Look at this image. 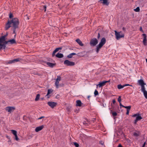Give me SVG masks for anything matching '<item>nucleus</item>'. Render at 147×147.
<instances>
[{
	"mask_svg": "<svg viewBox=\"0 0 147 147\" xmlns=\"http://www.w3.org/2000/svg\"><path fill=\"white\" fill-rule=\"evenodd\" d=\"M19 23L18 19L16 18L12 19L11 21L8 20L7 23L6 24L5 29L7 30L9 29L11 27V24L12 23L13 24V28L15 29H16L18 28Z\"/></svg>",
	"mask_w": 147,
	"mask_h": 147,
	"instance_id": "obj_1",
	"label": "nucleus"
},
{
	"mask_svg": "<svg viewBox=\"0 0 147 147\" xmlns=\"http://www.w3.org/2000/svg\"><path fill=\"white\" fill-rule=\"evenodd\" d=\"M6 35H4L1 36L0 38V51L2 49H5L6 47V45L5 44V42H7L5 40V37Z\"/></svg>",
	"mask_w": 147,
	"mask_h": 147,
	"instance_id": "obj_2",
	"label": "nucleus"
},
{
	"mask_svg": "<svg viewBox=\"0 0 147 147\" xmlns=\"http://www.w3.org/2000/svg\"><path fill=\"white\" fill-rule=\"evenodd\" d=\"M106 42V40L105 38L104 37L102 38L99 44L96 46V52L97 53L99 52L100 49L105 44Z\"/></svg>",
	"mask_w": 147,
	"mask_h": 147,
	"instance_id": "obj_3",
	"label": "nucleus"
},
{
	"mask_svg": "<svg viewBox=\"0 0 147 147\" xmlns=\"http://www.w3.org/2000/svg\"><path fill=\"white\" fill-rule=\"evenodd\" d=\"M138 83L139 85L141 86V90L142 92L146 90L144 86L146 85L144 80L142 79L138 80Z\"/></svg>",
	"mask_w": 147,
	"mask_h": 147,
	"instance_id": "obj_4",
	"label": "nucleus"
},
{
	"mask_svg": "<svg viewBox=\"0 0 147 147\" xmlns=\"http://www.w3.org/2000/svg\"><path fill=\"white\" fill-rule=\"evenodd\" d=\"M98 40L96 38H93L91 40L90 44L92 46H94L98 44Z\"/></svg>",
	"mask_w": 147,
	"mask_h": 147,
	"instance_id": "obj_5",
	"label": "nucleus"
},
{
	"mask_svg": "<svg viewBox=\"0 0 147 147\" xmlns=\"http://www.w3.org/2000/svg\"><path fill=\"white\" fill-rule=\"evenodd\" d=\"M64 64L67 66H73L75 65L74 62L70 61L68 60H65L64 62Z\"/></svg>",
	"mask_w": 147,
	"mask_h": 147,
	"instance_id": "obj_6",
	"label": "nucleus"
},
{
	"mask_svg": "<svg viewBox=\"0 0 147 147\" xmlns=\"http://www.w3.org/2000/svg\"><path fill=\"white\" fill-rule=\"evenodd\" d=\"M15 109V108L14 107H7L5 108V111L10 113L13 111Z\"/></svg>",
	"mask_w": 147,
	"mask_h": 147,
	"instance_id": "obj_7",
	"label": "nucleus"
},
{
	"mask_svg": "<svg viewBox=\"0 0 147 147\" xmlns=\"http://www.w3.org/2000/svg\"><path fill=\"white\" fill-rule=\"evenodd\" d=\"M22 60V59L20 58H17L8 61L7 64H11L16 62L20 61Z\"/></svg>",
	"mask_w": 147,
	"mask_h": 147,
	"instance_id": "obj_8",
	"label": "nucleus"
},
{
	"mask_svg": "<svg viewBox=\"0 0 147 147\" xmlns=\"http://www.w3.org/2000/svg\"><path fill=\"white\" fill-rule=\"evenodd\" d=\"M109 81H105L99 82V84L96 85V88H97L98 86L99 88H100L103 86H104L105 85L106 83L109 82Z\"/></svg>",
	"mask_w": 147,
	"mask_h": 147,
	"instance_id": "obj_9",
	"label": "nucleus"
},
{
	"mask_svg": "<svg viewBox=\"0 0 147 147\" xmlns=\"http://www.w3.org/2000/svg\"><path fill=\"white\" fill-rule=\"evenodd\" d=\"M57 104L56 102H55L49 101L47 102V104L52 108L56 106Z\"/></svg>",
	"mask_w": 147,
	"mask_h": 147,
	"instance_id": "obj_10",
	"label": "nucleus"
},
{
	"mask_svg": "<svg viewBox=\"0 0 147 147\" xmlns=\"http://www.w3.org/2000/svg\"><path fill=\"white\" fill-rule=\"evenodd\" d=\"M61 80V77L60 76H57V78L56 79L55 82V85L57 88H58L59 82Z\"/></svg>",
	"mask_w": 147,
	"mask_h": 147,
	"instance_id": "obj_11",
	"label": "nucleus"
},
{
	"mask_svg": "<svg viewBox=\"0 0 147 147\" xmlns=\"http://www.w3.org/2000/svg\"><path fill=\"white\" fill-rule=\"evenodd\" d=\"M142 35L143 37V43L144 45H147V42L146 34H143Z\"/></svg>",
	"mask_w": 147,
	"mask_h": 147,
	"instance_id": "obj_12",
	"label": "nucleus"
},
{
	"mask_svg": "<svg viewBox=\"0 0 147 147\" xmlns=\"http://www.w3.org/2000/svg\"><path fill=\"white\" fill-rule=\"evenodd\" d=\"M142 119V117H141L140 115L138 114V115L136 117V119L134 121V123L136 124L137 122Z\"/></svg>",
	"mask_w": 147,
	"mask_h": 147,
	"instance_id": "obj_13",
	"label": "nucleus"
},
{
	"mask_svg": "<svg viewBox=\"0 0 147 147\" xmlns=\"http://www.w3.org/2000/svg\"><path fill=\"white\" fill-rule=\"evenodd\" d=\"M44 125H42L40 126L36 127L35 129V131L36 132H38L39 131L41 130L44 127Z\"/></svg>",
	"mask_w": 147,
	"mask_h": 147,
	"instance_id": "obj_14",
	"label": "nucleus"
},
{
	"mask_svg": "<svg viewBox=\"0 0 147 147\" xmlns=\"http://www.w3.org/2000/svg\"><path fill=\"white\" fill-rule=\"evenodd\" d=\"M62 47H59L56 48L54 51H53L52 53V56L53 57L55 55V53L58 51L60 50H61L62 49Z\"/></svg>",
	"mask_w": 147,
	"mask_h": 147,
	"instance_id": "obj_15",
	"label": "nucleus"
},
{
	"mask_svg": "<svg viewBox=\"0 0 147 147\" xmlns=\"http://www.w3.org/2000/svg\"><path fill=\"white\" fill-rule=\"evenodd\" d=\"M10 42V44H13L14 43H16V41L14 39H12L11 40H10L8 41H7V42H5V44H7L8 42Z\"/></svg>",
	"mask_w": 147,
	"mask_h": 147,
	"instance_id": "obj_16",
	"label": "nucleus"
},
{
	"mask_svg": "<svg viewBox=\"0 0 147 147\" xmlns=\"http://www.w3.org/2000/svg\"><path fill=\"white\" fill-rule=\"evenodd\" d=\"M100 1H102V3L105 5H108L109 4V2H108L109 0H100Z\"/></svg>",
	"mask_w": 147,
	"mask_h": 147,
	"instance_id": "obj_17",
	"label": "nucleus"
},
{
	"mask_svg": "<svg viewBox=\"0 0 147 147\" xmlns=\"http://www.w3.org/2000/svg\"><path fill=\"white\" fill-rule=\"evenodd\" d=\"M114 32L116 39L119 40V32H117L116 30H115Z\"/></svg>",
	"mask_w": 147,
	"mask_h": 147,
	"instance_id": "obj_18",
	"label": "nucleus"
},
{
	"mask_svg": "<svg viewBox=\"0 0 147 147\" xmlns=\"http://www.w3.org/2000/svg\"><path fill=\"white\" fill-rule=\"evenodd\" d=\"M76 41L80 46H82L84 45L82 42V41L79 39H77L76 40Z\"/></svg>",
	"mask_w": 147,
	"mask_h": 147,
	"instance_id": "obj_19",
	"label": "nucleus"
},
{
	"mask_svg": "<svg viewBox=\"0 0 147 147\" xmlns=\"http://www.w3.org/2000/svg\"><path fill=\"white\" fill-rule=\"evenodd\" d=\"M56 57L59 58H61L63 57V55L61 53H58L56 55Z\"/></svg>",
	"mask_w": 147,
	"mask_h": 147,
	"instance_id": "obj_20",
	"label": "nucleus"
},
{
	"mask_svg": "<svg viewBox=\"0 0 147 147\" xmlns=\"http://www.w3.org/2000/svg\"><path fill=\"white\" fill-rule=\"evenodd\" d=\"M76 106L79 107H80L81 106L82 102L80 100H78L76 101Z\"/></svg>",
	"mask_w": 147,
	"mask_h": 147,
	"instance_id": "obj_21",
	"label": "nucleus"
},
{
	"mask_svg": "<svg viewBox=\"0 0 147 147\" xmlns=\"http://www.w3.org/2000/svg\"><path fill=\"white\" fill-rule=\"evenodd\" d=\"M53 92V91L51 89H49L48 90L47 93V94L46 95V96H47L48 98H49L50 97V96L49 95L51 93Z\"/></svg>",
	"mask_w": 147,
	"mask_h": 147,
	"instance_id": "obj_22",
	"label": "nucleus"
},
{
	"mask_svg": "<svg viewBox=\"0 0 147 147\" xmlns=\"http://www.w3.org/2000/svg\"><path fill=\"white\" fill-rule=\"evenodd\" d=\"M120 108H121V107H125V108L127 109V110H130L131 109V106H124L120 102Z\"/></svg>",
	"mask_w": 147,
	"mask_h": 147,
	"instance_id": "obj_23",
	"label": "nucleus"
},
{
	"mask_svg": "<svg viewBox=\"0 0 147 147\" xmlns=\"http://www.w3.org/2000/svg\"><path fill=\"white\" fill-rule=\"evenodd\" d=\"M47 64L49 66L51 67H53L55 65V64L53 63L50 62H47Z\"/></svg>",
	"mask_w": 147,
	"mask_h": 147,
	"instance_id": "obj_24",
	"label": "nucleus"
},
{
	"mask_svg": "<svg viewBox=\"0 0 147 147\" xmlns=\"http://www.w3.org/2000/svg\"><path fill=\"white\" fill-rule=\"evenodd\" d=\"M132 86V85H130L129 84H126L123 85L120 84V89L123 88V87H125V86Z\"/></svg>",
	"mask_w": 147,
	"mask_h": 147,
	"instance_id": "obj_25",
	"label": "nucleus"
},
{
	"mask_svg": "<svg viewBox=\"0 0 147 147\" xmlns=\"http://www.w3.org/2000/svg\"><path fill=\"white\" fill-rule=\"evenodd\" d=\"M119 132L118 131H116L114 134L115 137H117L118 138H119Z\"/></svg>",
	"mask_w": 147,
	"mask_h": 147,
	"instance_id": "obj_26",
	"label": "nucleus"
},
{
	"mask_svg": "<svg viewBox=\"0 0 147 147\" xmlns=\"http://www.w3.org/2000/svg\"><path fill=\"white\" fill-rule=\"evenodd\" d=\"M142 92L143 93L146 99H147V91L146 90H145Z\"/></svg>",
	"mask_w": 147,
	"mask_h": 147,
	"instance_id": "obj_27",
	"label": "nucleus"
},
{
	"mask_svg": "<svg viewBox=\"0 0 147 147\" xmlns=\"http://www.w3.org/2000/svg\"><path fill=\"white\" fill-rule=\"evenodd\" d=\"M11 133L14 135H17V132L16 131L12 130H11Z\"/></svg>",
	"mask_w": 147,
	"mask_h": 147,
	"instance_id": "obj_28",
	"label": "nucleus"
},
{
	"mask_svg": "<svg viewBox=\"0 0 147 147\" xmlns=\"http://www.w3.org/2000/svg\"><path fill=\"white\" fill-rule=\"evenodd\" d=\"M39 97H40V95H39V94H37L36 95V98L35 99V100L36 101H37L39 99Z\"/></svg>",
	"mask_w": 147,
	"mask_h": 147,
	"instance_id": "obj_29",
	"label": "nucleus"
},
{
	"mask_svg": "<svg viewBox=\"0 0 147 147\" xmlns=\"http://www.w3.org/2000/svg\"><path fill=\"white\" fill-rule=\"evenodd\" d=\"M94 95L95 96H96L98 95V91L96 90H95L94 92Z\"/></svg>",
	"mask_w": 147,
	"mask_h": 147,
	"instance_id": "obj_30",
	"label": "nucleus"
},
{
	"mask_svg": "<svg viewBox=\"0 0 147 147\" xmlns=\"http://www.w3.org/2000/svg\"><path fill=\"white\" fill-rule=\"evenodd\" d=\"M116 102L115 100V99H113L112 101V103H111V105L112 107H113L114 105H115Z\"/></svg>",
	"mask_w": 147,
	"mask_h": 147,
	"instance_id": "obj_31",
	"label": "nucleus"
},
{
	"mask_svg": "<svg viewBox=\"0 0 147 147\" xmlns=\"http://www.w3.org/2000/svg\"><path fill=\"white\" fill-rule=\"evenodd\" d=\"M124 36V33H122V32L120 31V38H121L123 37Z\"/></svg>",
	"mask_w": 147,
	"mask_h": 147,
	"instance_id": "obj_32",
	"label": "nucleus"
},
{
	"mask_svg": "<svg viewBox=\"0 0 147 147\" xmlns=\"http://www.w3.org/2000/svg\"><path fill=\"white\" fill-rule=\"evenodd\" d=\"M87 121H88L87 120L86 121H84L82 123L84 125H85L86 126H87L88 125V123H87Z\"/></svg>",
	"mask_w": 147,
	"mask_h": 147,
	"instance_id": "obj_33",
	"label": "nucleus"
},
{
	"mask_svg": "<svg viewBox=\"0 0 147 147\" xmlns=\"http://www.w3.org/2000/svg\"><path fill=\"white\" fill-rule=\"evenodd\" d=\"M140 8L138 7H137L136 9H134V10L136 12H139L140 11Z\"/></svg>",
	"mask_w": 147,
	"mask_h": 147,
	"instance_id": "obj_34",
	"label": "nucleus"
},
{
	"mask_svg": "<svg viewBox=\"0 0 147 147\" xmlns=\"http://www.w3.org/2000/svg\"><path fill=\"white\" fill-rule=\"evenodd\" d=\"M133 135L134 136L137 137L139 135V134L136 132H134L133 133Z\"/></svg>",
	"mask_w": 147,
	"mask_h": 147,
	"instance_id": "obj_35",
	"label": "nucleus"
},
{
	"mask_svg": "<svg viewBox=\"0 0 147 147\" xmlns=\"http://www.w3.org/2000/svg\"><path fill=\"white\" fill-rule=\"evenodd\" d=\"M74 144L76 147H79V144L76 142H74Z\"/></svg>",
	"mask_w": 147,
	"mask_h": 147,
	"instance_id": "obj_36",
	"label": "nucleus"
},
{
	"mask_svg": "<svg viewBox=\"0 0 147 147\" xmlns=\"http://www.w3.org/2000/svg\"><path fill=\"white\" fill-rule=\"evenodd\" d=\"M112 114L113 116H115L117 115V113L116 112H112Z\"/></svg>",
	"mask_w": 147,
	"mask_h": 147,
	"instance_id": "obj_37",
	"label": "nucleus"
},
{
	"mask_svg": "<svg viewBox=\"0 0 147 147\" xmlns=\"http://www.w3.org/2000/svg\"><path fill=\"white\" fill-rule=\"evenodd\" d=\"M9 18H11L13 17V15L11 13H10L9 14Z\"/></svg>",
	"mask_w": 147,
	"mask_h": 147,
	"instance_id": "obj_38",
	"label": "nucleus"
},
{
	"mask_svg": "<svg viewBox=\"0 0 147 147\" xmlns=\"http://www.w3.org/2000/svg\"><path fill=\"white\" fill-rule=\"evenodd\" d=\"M72 56L71 54H70L67 55V57L69 58H71L72 57Z\"/></svg>",
	"mask_w": 147,
	"mask_h": 147,
	"instance_id": "obj_39",
	"label": "nucleus"
},
{
	"mask_svg": "<svg viewBox=\"0 0 147 147\" xmlns=\"http://www.w3.org/2000/svg\"><path fill=\"white\" fill-rule=\"evenodd\" d=\"M15 140H19V138L18 137L17 134L16 135H15Z\"/></svg>",
	"mask_w": 147,
	"mask_h": 147,
	"instance_id": "obj_40",
	"label": "nucleus"
},
{
	"mask_svg": "<svg viewBox=\"0 0 147 147\" xmlns=\"http://www.w3.org/2000/svg\"><path fill=\"white\" fill-rule=\"evenodd\" d=\"M43 9H45V11H46V9L47 8V6L46 5H44L43 7Z\"/></svg>",
	"mask_w": 147,
	"mask_h": 147,
	"instance_id": "obj_41",
	"label": "nucleus"
},
{
	"mask_svg": "<svg viewBox=\"0 0 147 147\" xmlns=\"http://www.w3.org/2000/svg\"><path fill=\"white\" fill-rule=\"evenodd\" d=\"M138 115V114H136L132 115V117H136Z\"/></svg>",
	"mask_w": 147,
	"mask_h": 147,
	"instance_id": "obj_42",
	"label": "nucleus"
},
{
	"mask_svg": "<svg viewBox=\"0 0 147 147\" xmlns=\"http://www.w3.org/2000/svg\"><path fill=\"white\" fill-rule=\"evenodd\" d=\"M45 117L44 116H42L41 117H40L38 119V120L41 119H42L44 118Z\"/></svg>",
	"mask_w": 147,
	"mask_h": 147,
	"instance_id": "obj_43",
	"label": "nucleus"
},
{
	"mask_svg": "<svg viewBox=\"0 0 147 147\" xmlns=\"http://www.w3.org/2000/svg\"><path fill=\"white\" fill-rule=\"evenodd\" d=\"M100 37V34L99 33H98V35L97 37V38L98 39H99Z\"/></svg>",
	"mask_w": 147,
	"mask_h": 147,
	"instance_id": "obj_44",
	"label": "nucleus"
},
{
	"mask_svg": "<svg viewBox=\"0 0 147 147\" xmlns=\"http://www.w3.org/2000/svg\"><path fill=\"white\" fill-rule=\"evenodd\" d=\"M130 110H127V112L126 113V115H128L129 113V111Z\"/></svg>",
	"mask_w": 147,
	"mask_h": 147,
	"instance_id": "obj_45",
	"label": "nucleus"
},
{
	"mask_svg": "<svg viewBox=\"0 0 147 147\" xmlns=\"http://www.w3.org/2000/svg\"><path fill=\"white\" fill-rule=\"evenodd\" d=\"M71 54V55L72 57L73 56V55H76V54L75 53H70Z\"/></svg>",
	"mask_w": 147,
	"mask_h": 147,
	"instance_id": "obj_46",
	"label": "nucleus"
},
{
	"mask_svg": "<svg viewBox=\"0 0 147 147\" xmlns=\"http://www.w3.org/2000/svg\"><path fill=\"white\" fill-rule=\"evenodd\" d=\"M71 54V55L72 57L73 56V55H76V54L75 53H70Z\"/></svg>",
	"mask_w": 147,
	"mask_h": 147,
	"instance_id": "obj_47",
	"label": "nucleus"
},
{
	"mask_svg": "<svg viewBox=\"0 0 147 147\" xmlns=\"http://www.w3.org/2000/svg\"><path fill=\"white\" fill-rule=\"evenodd\" d=\"M146 142H145L144 144H143L142 146V147H145V145H146Z\"/></svg>",
	"mask_w": 147,
	"mask_h": 147,
	"instance_id": "obj_48",
	"label": "nucleus"
},
{
	"mask_svg": "<svg viewBox=\"0 0 147 147\" xmlns=\"http://www.w3.org/2000/svg\"><path fill=\"white\" fill-rule=\"evenodd\" d=\"M140 31H141L142 32H144L142 30V27H141L140 28Z\"/></svg>",
	"mask_w": 147,
	"mask_h": 147,
	"instance_id": "obj_49",
	"label": "nucleus"
},
{
	"mask_svg": "<svg viewBox=\"0 0 147 147\" xmlns=\"http://www.w3.org/2000/svg\"><path fill=\"white\" fill-rule=\"evenodd\" d=\"M117 100H118V102H119V100H119V96L118 97V98Z\"/></svg>",
	"mask_w": 147,
	"mask_h": 147,
	"instance_id": "obj_50",
	"label": "nucleus"
},
{
	"mask_svg": "<svg viewBox=\"0 0 147 147\" xmlns=\"http://www.w3.org/2000/svg\"><path fill=\"white\" fill-rule=\"evenodd\" d=\"M90 96H88L87 98L88 99V100H89V98H90Z\"/></svg>",
	"mask_w": 147,
	"mask_h": 147,
	"instance_id": "obj_51",
	"label": "nucleus"
},
{
	"mask_svg": "<svg viewBox=\"0 0 147 147\" xmlns=\"http://www.w3.org/2000/svg\"><path fill=\"white\" fill-rule=\"evenodd\" d=\"M119 84L117 85V88L118 89H119Z\"/></svg>",
	"mask_w": 147,
	"mask_h": 147,
	"instance_id": "obj_52",
	"label": "nucleus"
},
{
	"mask_svg": "<svg viewBox=\"0 0 147 147\" xmlns=\"http://www.w3.org/2000/svg\"><path fill=\"white\" fill-rule=\"evenodd\" d=\"M15 30L16 29H15L14 28V30H13V33H14V34H15Z\"/></svg>",
	"mask_w": 147,
	"mask_h": 147,
	"instance_id": "obj_53",
	"label": "nucleus"
},
{
	"mask_svg": "<svg viewBox=\"0 0 147 147\" xmlns=\"http://www.w3.org/2000/svg\"><path fill=\"white\" fill-rule=\"evenodd\" d=\"M123 28V30L124 31H125V28H124V27H123L122 28Z\"/></svg>",
	"mask_w": 147,
	"mask_h": 147,
	"instance_id": "obj_54",
	"label": "nucleus"
},
{
	"mask_svg": "<svg viewBox=\"0 0 147 147\" xmlns=\"http://www.w3.org/2000/svg\"><path fill=\"white\" fill-rule=\"evenodd\" d=\"M117 147H120V146H119V144L118 146H117Z\"/></svg>",
	"mask_w": 147,
	"mask_h": 147,
	"instance_id": "obj_55",
	"label": "nucleus"
},
{
	"mask_svg": "<svg viewBox=\"0 0 147 147\" xmlns=\"http://www.w3.org/2000/svg\"><path fill=\"white\" fill-rule=\"evenodd\" d=\"M120 147H123L121 144H120Z\"/></svg>",
	"mask_w": 147,
	"mask_h": 147,
	"instance_id": "obj_56",
	"label": "nucleus"
},
{
	"mask_svg": "<svg viewBox=\"0 0 147 147\" xmlns=\"http://www.w3.org/2000/svg\"><path fill=\"white\" fill-rule=\"evenodd\" d=\"M120 102L121 101V96H120Z\"/></svg>",
	"mask_w": 147,
	"mask_h": 147,
	"instance_id": "obj_57",
	"label": "nucleus"
}]
</instances>
